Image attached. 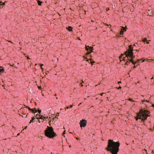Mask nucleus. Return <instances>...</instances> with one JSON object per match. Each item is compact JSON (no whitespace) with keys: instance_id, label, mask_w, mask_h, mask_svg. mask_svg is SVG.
<instances>
[{"instance_id":"nucleus-2","label":"nucleus","mask_w":154,"mask_h":154,"mask_svg":"<svg viewBox=\"0 0 154 154\" xmlns=\"http://www.w3.org/2000/svg\"><path fill=\"white\" fill-rule=\"evenodd\" d=\"M120 146L119 143L115 142L111 140H109L107 149L109 151H110L112 154H117L119 151V147Z\"/></svg>"},{"instance_id":"nucleus-32","label":"nucleus","mask_w":154,"mask_h":154,"mask_svg":"<svg viewBox=\"0 0 154 154\" xmlns=\"http://www.w3.org/2000/svg\"><path fill=\"white\" fill-rule=\"evenodd\" d=\"M108 10H109V9H107V11H108Z\"/></svg>"},{"instance_id":"nucleus-34","label":"nucleus","mask_w":154,"mask_h":154,"mask_svg":"<svg viewBox=\"0 0 154 154\" xmlns=\"http://www.w3.org/2000/svg\"><path fill=\"white\" fill-rule=\"evenodd\" d=\"M137 83H139V82H138Z\"/></svg>"},{"instance_id":"nucleus-28","label":"nucleus","mask_w":154,"mask_h":154,"mask_svg":"<svg viewBox=\"0 0 154 154\" xmlns=\"http://www.w3.org/2000/svg\"><path fill=\"white\" fill-rule=\"evenodd\" d=\"M126 65H127L128 64L127 62H126Z\"/></svg>"},{"instance_id":"nucleus-20","label":"nucleus","mask_w":154,"mask_h":154,"mask_svg":"<svg viewBox=\"0 0 154 154\" xmlns=\"http://www.w3.org/2000/svg\"><path fill=\"white\" fill-rule=\"evenodd\" d=\"M69 107L67 106V107H66V108H65V109H69Z\"/></svg>"},{"instance_id":"nucleus-25","label":"nucleus","mask_w":154,"mask_h":154,"mask_svg":"<svg viewBox=\"0 0 154 154\" xmlns=\"http://www.w3.org/2000/svg\"><path fill=\"white\" fill-rule=\"evenodd\" d=\"M72 105H71V106H70V108H72Z\"/></svg>"},{"instance_id":"nucleus-30","label":"nucleus","mask_w":154,"mask_h":154,"mask_svg":"<svg viewBox=\"0 0 154 154\" xmlns=\"http://www.w3.org/2000/svg\"><path fill=\"white\" fill-rule=\"evenodd\" d=\"M108 10H109V9H107V11H108Z\"/></svg>"},{"instance_id":"nucleus-27","label":"nucleus","mask_w":154,"mask_h":154,"mask_svg":"<svg viewBox=\"0 0 154 154\" xmlns=\"http://www.w3.org/2000/svg\"><path fill=\"white\" fill-rule=\"evenodd\" d=\"M129 100L130 101H132V100H131V99H129Z\"/></svg>"},{"instance_id":"nucleus-35","label":"nucleus","mask_w":154,"mask_h":154,"mask_svg":"<svg viewBox=\"0 0 154 154\" xmlns=\"http://www.w3.org/2000/svg\"><path fill=\"white\" fill-rule=\"evenodd\" d=\"M38 121L39 122V123L40 122V121Z\"/></svg>"},{"instance_id":"nucleus-17","label":"nucleus","mask_w":154,"mask_h":154,"mask_svg":"<svg viewBox=\"0 0 154 154\" xmlns=\"http://www.w3.org/2000/svg\"><path fill=\"white\" fill-rule=\"evenodd\" d=\"M43 65V64H41V65H40V66H41V69H43V68H42V66Z\"/></svg>"},{"instance_id":"nucleus-14","label":"nucleus","mask_w":154,"mask_h":154,"mask_svg":"<svg viewBox=\"0 0 154 154\" xmlns=\"http://www.w3.org/2000/svg\"><path fill=\"white\" fill-rule=\"evenodd\" d=\"M35 118L34 117H32V119L30 120L29 123H31L32 122H33V121L34 119Z\"/></svg>"},{"instance_id":"nucleus-13","label":"nucleus","mask_w":154,"mask_h":154,"mask_svg":"<svg viewBox=\"0 0 154 154\" xmlns=\"http://www.w3.org/2000/svg\"><path fill=\"white\" fill-rule=\"evenodd\" d=\"M43 116H40V118H39L38 117H37V116H36V118L37 119H43Z\"/></svg>"},{"instance_id":"nucleus-11","label":"nucleus","mask_w":154,"mask_h":154,"mask_svg":"<svg viewBox=\"0 0 154 154\" xmlns=\"http://www.w3.org/2000/svg\"><path fill=\"white\" fill-rule=\"evenodd\" d=\"M67 29L69 31H71L72 30V27L71 26H69Z\"/></svg>"},{"instance_id":"nucleus-12","label":"nucleus","mask_w":154,"mask_h":154,"mask_svg":"<svg viewBox=\"0 0 154 154\" xmlns=\"http://www.w3.org/2000/svg\"><path fill=\"white\" fill-rule=\"evenodd\" d=\"M4 71V69H3L0 68V74H1Z\"/></svg>"},{"instance_id":"nucleus-10","label":"nucleus","mask_w":154,"mask_h":154,"mask_svg":"<svg viewBox=\"0 0 154 154\" xmlns=\"http://www.w3.org/2000/svg\"><path fill=\"white\" fill-rule=\"evenodd\" d=\"M37 2L38 5H41V4L42 3V2L41 1H39V0H38L37 1Z\"/></svg>"},{"instance_id":"nucleus-16","label":"nucleus","mask_w":154,"mask_h":154,"mask_svg":"<svg viewBox=\"0 0 154 154\" xmlns=\"http://www.w3.org/2000/svg\"><path fill=\"white\" fill-rule=\"evenodd\" d=\"M43 118H44V120L45 119L46 120V119H48V117H43Z\"/></svg>"},{"instance_id":"nucleus-18","label":"nucleus","mask_w":154,"mask_h":154,"mask_svg":"<svg viewBox=\"0 0 154 154\" xmlns=\"http://www.w3.org/2000/svg\"><path fill=\"white\" fill-rule=\"evenodd\" d=\"M41 112V110H38V112L40 113Z\"/></svg>"},{"instance_id":"nucleus-23","label":"nucleus","mask_w":154,"mask_h":154,"mask_svg":"<svg viewBox=\"0 0 154 154\" xmlns=\"http://www.w3.org/2000/svg\"><path fill=\"white\" fill-rule=\"evenodd\" d=\"M121 88H122L121 87V86H120L118 88V89H121Z\"/></svg>"},{"instance_id":"nucleus-31","label":"nucleus","mask_w":154,"mask_h":154,"mask_svg":"<svg viewBox=\"0 0 154 154\" xmlns=\"http://www.w3.org/2000/svg\"><path fill=\"white\" fill-rule=\"evenodd\" d=\"M108 10H109V9H107V11H108Z\"/></svg>"},{"instance_id":"nucleus-8","label":"nucleus","mask_w":154,"mask_h":154,"mask_svg":"<svg viewBox=\"0 0 154 154\" xmlns=\"http://www.w3.org/2000/svg\"><path fill=\"white\" fill-rule=\"evenodd\" d=\"M28 109L29 110H31L33 112H37V110L36 109H30L29 107L28 108Z\"/></svg>"},{"instance_id":"nucleus-1","label":"nucleus","mask_w":154,"mask_h":154,"mask_svg":"<svg viewBox=\"0 0 154 154\" xmlns=\"http://www.w3.org/2000/svg\"><path fill=\"white\" fill-rule=\"evenodd\" d=\"M133 48L132 46L131 45H129V49L125 52V54H122L119 57V59L120 61L123 60L124 62L127 61V62L129 61L135 65L136 63L134 61L135 56L133 55Z\"/></svg>"},{"instance_id":"nucleus-21","label":"nucleus","mask_w":154,"mask_h":154,"mask_svg":"<svg viewBox=\"0 0 154 154\" xmlns=\"http://www.w3.org/2000/svg\"><path fill=\"white\" fill-rule=\"evenodd\" d=\"M104 94V93H101V94H100V95H101V96H102V95H103V94Z\"/></svg>"},{"instance_id":"nucleus-6","label":"nucleus","mask_w":154,"mask_h":154,"mask_svg":"<svg viewBox=\"0 0 154 154\" xmlns=\"http://www.w3.org/2000/svg\"><path fill=\"white\" fill-rule=\"evenodd\" d=\"M87 122L84 119L80 121L79 124L81 128L85 127L86 125Z\"/></svg>"},{"instance_id":"nucleus-22","label":"nucleus","mask_w":154,"mask_h":154,"mask_svg":"<svg viewBox=\"0 0 154 154\" xmlns=\"http://www.w3.org/2000/svg\"><path fill=\"white\" fill-rule=\"evenodd\" d=\"M120 83H121V81H119V82H118V84H119Z\"/></svg>"},{"instance_id":"nucleus-19","label":"nucleus","mask_w":154,"mask_h":154,"mask_svg":"<svg viewBox=\"0 0 154 154\" xmlns=\"http://www.w3.org/2000/svg\"><path fill=\"white\" fill-rule=\"evenodd\" d=\"M66 131H64V132H63V135H64V134H65V132Z\"/></svg>"},{"instance_id":"nucleus-15","label":"nucleus","mask_w":154,"mask_h":154,"mask_svg":"<svg viewBox=\"0 0 154 154\" xmlns=\"http://www.w3.org/2000/svg\"><path fill=\"white\" fill-rule=\"evenodd\" d=\"M143 41L144 42H146L147 44H149V42H147V40H146V38H144L143 40Z\"/></svg>"},{"instance_id":"nucleus-3","label":"nucleus","mask_w":154,"mask_h":154,"mask_svg":"<svg viewBox=\"0 0 154 154\" xmlns=\"http://www.w3.org/2000/svg\"><path fill=\"white\" fill-rule=\"evenodd\" d=\"M137 117H136V119L137 121L138 119L143 121L146 120L147 118L150 116V112L145 109H140L137 114Z\"/></svg>"},{"instance_id":"nucleus-26","label":"nucleus","mask_w":154,"mask_h":154,"mask_svg":"<svg viewBox=\"0 0 154 154\" xmlns=\"http://www.w3.org/2000/svg\"><path fill=\"white\" fill-rule=\"evenodd\" d=\"M38 88L39 89H40L41 88L40 87H38Z\"/></svg>"},{"instance_id":"nucleus-5","label":"nucleus","mask_w":154,"mask_h":154,"mask_svg":"<svg viewBox=\"0 0 154 154\" xmlns=\"http://www.w3.org/2000/svg\"><path fill=\"white\" fill-rule=\"evenodd\" d=\"M86 51H87V54H89L91 52H93L92 50H93V47H90L89 46L86 45L85 48Z\"/></svg>"},{"instance_id":"nucleus-24","label":"nucleus","mask_w":154,"mask_h":154,"mask_svg":"<svg viewBox=\"0 0 154 154\" xmlns=\"http://www.w3.org/2000/svg\"><path fill=\"white\" fill-rule=\"evenodd\" d=\"M145 60H142V62H144V61H145Z\"/></svg>"},{"instance_id":"nucleus-29","label":"nucleus","mask_w":154,"mask_h":154,"mask_svg":"<svg viewBox=\"0 0 154 154\" xmlns=\"http://www.w3.org/2000/svg\"><path fill=\"white\" fill-rule=\"evenodd\" d=\"M152 61H154V59H152Z\"/></svg>"},{"instance_id":"nucleus-9","label":"nucleus","mask_w":154,"mask_h":154,"mask_svg":"<svg viewBox=\"0 0 154 154\" xmlns=\"http://www.w3.org/2000/svg\"><path fill=\"white\" fill-rule=\"evenodd\" d=\"M5 2H2V1H0V6L1 5H5ZM1 8L0 7V8Z\"/></svg>"},{"instance_id":"nucleus-4","label":"nucleus","mask_w":154,"mask_h":154,"mask_svg":"<svg viewBox=\"0 0 154 154\" xmlns=\"http://www.w3.org/2000/svg\"><path fill=\"white\" fill-rule=\"evenodd\" d=\"M45 133V135L49 138H53L55 136V133L52 127L47 126Z\"/></svg>"},{"instance_id":"nucleus-7","label":"nucleus","mask_w":154,"mask_h":154,"mask_svg":"<svg viewBox=\"0 0 154 154\" xmlns=\"http://www.w3.org/2000/svg\"><path fill=\"white\" fill-rule=\"evenodd\" d=\"M121 29V30L120 32V35H122V34H123V31H126V29L124 27H122V28Z\"/></svg>"},{"instance_id":"nucleus-33","label":"nucleus","mask_w":154,"mask_h":154,"mask_svg":"<svg viewBox=\"0 0 154 154\" xmlns=\"http://www.w3.org/2000/svg\"><path fill=\"white\" fill-rule=\"evenodd\" d=\"M108 10H109V9H107V11H108Z\"/></svg>"}]
</instances>
